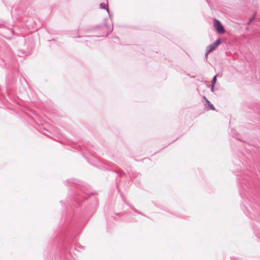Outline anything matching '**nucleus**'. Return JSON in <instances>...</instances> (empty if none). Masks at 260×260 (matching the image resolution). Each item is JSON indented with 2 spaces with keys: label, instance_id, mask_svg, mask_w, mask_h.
Wrapping results in <instances>:
<instances>
[{
  "label": "nucleus",
  "instance_id": "nucleus-1",
  "mask_svg": "<svg viewBox=\"0 0 260 260\" xmlns=\"http://www.w3.org/2000/svg\"><path fill=\"white\" fill-rule=\"evenodd\" d=\"M214 26L218 33L220 34H223L225 32V29L222 25L221 24V22L219 20H214Z\"/></svg>",
  "mask_w": 260,
  "mask_h": 260
},
{
  "label": "nucleus",
  "instance_id": "nucleus-2",
  "mask_svg": "<svg viewBox=\"0 0 260 260\" xmlns=\"http://www.w3.org/2000/svg\"><path fill=\"white\" fill-rule=\"evenodd\" d=\"M221 42V41L220 39H217L214 43H213L208 46V50L206 54V57H207L208 54L210 52L214 50L220 44Z\"/></svg>",
  "mask_w": 260,
  "mask_h": 260
},
{
  "label": "nucleus",
  "instance_id": "nucleus-3",
  "mask_svg": "<svg viewBox=\"0 0 260 260\" xmlns=\"http://www.w3.org/2000/svg\"><path fill=\"white\" fill-rule=\"evenodd\" d=\"M206 101V104L205 105L206 108L209 110H214L215 108L212 104H211L210 102L205 98H204Z\"/></svg>",
  "mask_w": 260,
  "mask_h": 260
},
{
  "label": "nucleus",
  "instance_id": "nucleus-4",
  "mask_svg": "<svg viewBox=\"0 0 260 260\" xmlns=\"http://www.w3.org/2000/svg\"><path fill=\"white\" fill-rule=\"evenodd\" d=\"M216 78H217V76H215L213 77V81H212V89L213 88L214 85L215 84V83L216 82Z\"/></svg>",
  "mask_w": 260,
  "mask_h": 260
},
{
  "label": "nucleus",
  "instance_id": "nucleus-5",
  "mask_svg": "<svg viewBox=\"0 0 260 260\" xmlns=\"http://www.w3.org/2000/svg\"><path fill=\"white\" fill-rule=\"evenodd\" d=\"M101 8H103V9H105L106 8V5L104 4H101Z\"/></svg>",
  "mask_w": 260,
  "mask_h": 260
}]
</instances>
